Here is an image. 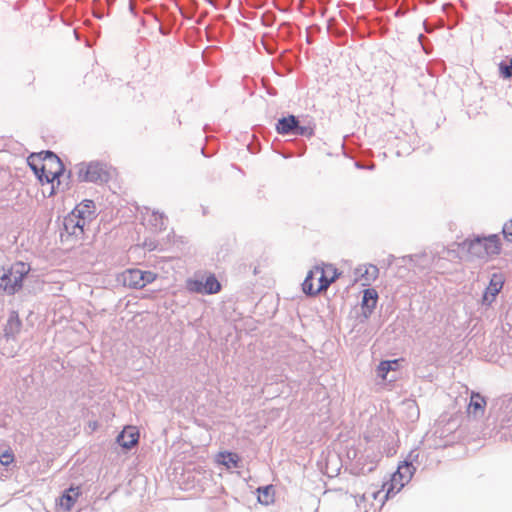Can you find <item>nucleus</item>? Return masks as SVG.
Returning <instances> with one entry per match:
<instances>
[{
	"instance_id": "nucleus-1",
	"label": "nucleus",
	"mask_w": 512,
	"mask_h": 512,
	"mask_svg": "<svg viewBox=\"0 0 512 512\" xmlns=\"http://www.w3.org/2000/svg\"><path fill=\"white\" fill-rule=\"evenodd\" d=\"M28 164L42 185H50L47 194L52 196L60 185L59 177L64 171L60 158L52 152H40L28 157Z\"/></svg>"
},
{
	"instance_id": "nucleus-2",
	"label": "nucleus",
	"mask_w": 512,
	"mask_h": 512,
	"mask_svg": "<svg viewBox=\"0 0 512 512\" xmlns=\"http://www.w3.org/2000/svg\"><path fill=\"white\" fill-rule=\"evenodd\" d=\"M340 272L332 264L314 266L307 274L302 283V290L306 295L316 296L335 282Z\"/></svg>"
},
{
	"instance_id": "nucleus-3",
	"label": "nucleus",
	"mask_w": 512,
	"mask_h": 512,
	"mask_svg": "<svg viewBox=\"0 0 512 512\" xmlns=\"http://www.w3.org/2000/svg\"><path fill=\"white\" fill-rule=\"evenodd\" d=\"M30 271V264L24 261H15L8 266L0 265V294L18 293L23 288Z\"/></svg>"
},
{
	"instance_id": "nucleus-4",
	"label": "nucleus",
	"mask_w": 512,
	"mask_h": 512,
	"mask_svg": "<svg viewBox=\"0 0 512 512\" xmlns=\"http://www.w3.org/2000/svg\"><path fill=\"white\" fill-rule=\"evenodd\" d=\"M414 470V466L408 462H403L398 466L397 470L391 475L390 480L382 485V490L385 491V494L379 500L381 505L390 496L397 494L411 480Z\"/></svg>"
},
{
	"instance_id": "nucleus-5",
	"label": "nucleus",
	"mask_w": 512,
	"mask_h": 512,
	"mask_svg": "<svg viewBox=\"0 0 512 512\" xmlns=\"http://www.w3.org/2000/svg\"><path fill=\"white\" fill-rule=\"evenodd\" d=\"M464 245L467 246V253L470 258H487L499 254L501 250L500 238L497 235L476 238L465 242Z\"/></svg>"
},
{
	"instance_id": "nucleus-6",
	"label": "nucleus",
	"mask_w": 512,
	"mask_h": 512,
	"mask_svg": "<svg viewBox=\"0 0 512 512\" xmlns=\"http://www.w3.org/2000/svg\"><path fill=\"white\" fill-rule=\"evenodd\" d=\"M315 124L312 120L307 121L303 125L296 119L294 115H289L278 120L276 131L279 134H296L300 136L311 137L314 134Z\"/></svg>"
},
{
	"instance_id": "nucleus-7",
	"label": "nucleus",
	"mask_w": 512,
	"mask_h": 512,
	"mask_svg": "<svg viewBox=\"0 0 512 512\" xmlns=\"http://www.w3.org/2000/svg\"><path fill=\"white\" fill-rule=\"evenodd\" d=\"M77 176L80 181L106 183L110 179L107 167L98 162L81 163L77 166Z\"/></svg>"
},
{
	"instance_id": "nucleus-8",
	"label": "nucleus",
	"mask_w": 512,
	"mask_h": 512,
	"mask_svg": "<svg viewBox=\"0 0 512 512\" xmlns=\"http://www.w3.org/2000/svg\"><path fill=\"white\" fill-rule=\"evenodd\" d=\"M157 278V274L151 271H142L140 269H127L122 273V279L125 286L133 289H142L147 284L152 283Z\"/></svg>"
},
{
	"instance_id": "nucleus-9",
	"label": "nucleus",
	"mask_w": 512,
	"mask_h": 512,
	"mask_svg": "<svg viewBox=\"0 0 512 512\" xmlns=\"http://www.w3.org/2000/svg\"><path fill=\"white\" fill-rule=\"evenodd\" d=\"M504 284V278L502 274H493L489 285L487 286L482 302L484 304L490 305L496 298L497 294L501 291Z\"/></svg>"
},
{
	"instance_id": "nucleus-10",
	"label": "nucleus",
	"mask_w": 512,
	"mask_h": 512,
	"mask_svg": "<svg viewBox=\"0 0 512 512\" xmlns=\"http://www.w3.org/2000/svg\"><path fill=\"white\" fill-rule=\"evenodd\" d=\"M139 430L135 426H126L122 432L117 436V442L124 449H131L138 444Z\"/></svg>"
},
{
	"instance_id": "nucleus-11",
	"label": "nucleus",
	"mask_w": 512,
	"mask_h": 512,
	"mask_svg": "<svg viewBox=\"0 0 512 512\" xmlns=\"http://www.w3.org/2000/svg\"><path fill=\"white\" fill-rule=\"evenodd\" d=\"M87 226L84 220L77 218L73 214H69L64 220V227L67 233L80 237L84 234V228Z\"/></svg>"
},
{
	"instance_id": "nucleus-12",
	"label": "nucleus",
	"mask_w": 512,
	"mask_h": 512,
	"mask_svg": "<svg viewBox=\"0 0 512 512\" xmlns=\"http://www.w3.org/2000/svg\"><path fill=\"white\" fill-rule=\"evenodd\" d=\"M81 494L80 487H70L60 496L58 505L65 511H70Z\"/></svg>"
},
{
	"instance_id": "nucleus-13",
	"label": "nucleus",
	"mask_w": 512,
	"mask_h": 512,
	"mask_svg": "<svg viewBox=\"0 0 512 512\" xmlns=\"http://www.w3.org/2000/svg\"><path fill=\"white\" fill-rule=\"evenodd\" d=\"M94 203L92 200H85L79 205H77L71 214L75 215L77 218L84 220L85 223H89L94 216Z\"/></svg>"
},
{
	"instance_id": "nucleus-14",
	"label": "nucleus",
	"mask_w": 512,
	"mask_h": 512,
	"mask_svg": "<svg viewBox=\"0 0 512 512\" xmlns=\"http://www.w3.org/2000/svg\"><path fill=\"white\" fill-rule=\"evenodd\" d=\"M359 280L363 286H369L379 275V269L373 264H365L358 268Z\"/></svg>"
},
{
	"instance_id": "nucleus-15",
	"label": "nucleus",
	"mask_w": 512,
	"mask_h": 512,
	"mask_svg": "<svg viewBox=\"0 0 512 512\" xmlns=\"http://www.w3.org/2000/svg\"><path fill=\"white\" fill-rule=\"evenodd\" d=\"M486 407V401L479 393L472 392L470 402L467 408L468 414L474 416L481 415L484 413Z\"/></svg>"
},
{
	"instance_id": "nucleus-16",
	"label": "nucleus",
	"mask_w": 512,
	"mask_h": 512,
	"mask_svg": "<svg viewBox=\"0 0 512 512\" xmlns=\"http://www.w3.org/2000/svg\"><path fill=\"white\" fill-rule=\"evenodd\" d=\"M239 460V456L232 452H220L216 456V461L228 469L238 467Z\"/></svg>"
},
{
	"instance_id": "nucleus-17",
	"label": "nucleus",
	"mask_w": 512,
	"mask_h": 512,
	"mask_svg": "<svg viewBox=\"0 0 512 512\" xmlns=\"http://www.w3.org/2000/svg\"><path fill=\"white\" fill-rule=\"evenodd\" d=\"M258 501L263 505H270L274 502L275 489L272 485L258 488Z\"/></svg>"
},
{
	"instance_id": "nucleus-18",
	"label": "nucleus",
	"mask_w": 512,
	"mask_h": 512,
	"mask_svg": "<svg viewBox=\"0 0 512 512\" xmlns=\"http://www.w3.org/2000/svg\"><path fill=\"white\" fill-rule=\"evenodd\" d=\"M400 359H395L391 361H381L377 367V375L382 379L386 380L387 374L389 371H394L398 368V364Z\"/></svg>"
},
{
	"instance_id": "nucleus-19",
	"label": "nucleus",
	"mask_w": 512,
	"mask_h": 512,
	"mask_svg": "<svg viewBox=\"0 0 512 512\" xmlns=\"http://www.w3.org/2000/svg\"><path fill=\"white\" fill-rule=\"evenodd\" d=\"M378 300L377 291L373 288L364 290L362 305L368 309H374Z\"/></svg>"
},
{
	"instance_id": "nucleus-20",
	"label": "nucleus",
	"mask_w": 512,
	"mask_h": 512,
	"mask_svg": "<svg viewBox=\"0 0 512 512\" xmlns=\"http://www.w3.org/2000/svg\"><path fill=\"white\" fill-rule=\"evenodd\" d=\"M205 294H216L221 290V284L214 274H209L204 281Z\"/></svg>"
},
{
	"instance_id": "nucleus-21",
	"label": "nucleus",
	"mask_w": 512,
	"mask_h": 512,
	"mask_svg": "<svg viewBox=\"0 0 512 512\" xmlns=\"http://www.w3.org/2000/svg\"><path fill=\"white\" fill-rule=\"evenodd\" d=\"M204 281L199 279H188L186 281V288L193 293L205 294Z\"/></svg>"
},
{
	"instance_id": "nucleus-22",
	"label": "nucleus",
	"mask_w": 512,
	"mask_h": 512,
	"mask_svg": "<svg viewBox=\"0 0 512 512\" xmlns=\"http://www.w3.org/2000/svg\"><path fill=\"white\" fill-rule=\"evenodd\" d=\"M499 74L504 79H509L512 77V57L508 62L502 61L498 64Z\"/></svg>"
},
{
	"instance_id": "nucleus-23",
	"label": "nucleus",
	"mask_w": 512,
	"mask_h": 512,
	"mask_svg": "<svg viewBox=\"0 0 512 512\" xmlns=\"http://www.w3.org/2000/svg\"><path fill=\"white\" fill-rule=\"evenodd\" d=\"M15 460L14 453L11 449H7L0 454V463L3 466H9Z\"/></svg>"
},
{
	"instance_id": "nucleus-24",
	"label": "nucleus",
	"mask_w": 512,
	"mask_h": 512,
	"mask_svg": "<svg viewBox=\"0 0 512 512\" xmlns=\"http://www.w3.org/2000/svg\"><path fill=\"white\" fill-rule=\"evenodd\" d=\"M503 234L506 240L512 242V219L504 225Z\"/></svg>"
},
{
	"instance_id": "nucleus-25",
	"label": "nucleus",
	"mask_w": 512,
	"mask_h": 512,
	"mask_svg": "<svg viewBox=\"0 0 512 512\" xmlns=\"http://www.w3.org/2000/svg\"><path fill=\"white\" fill-rule=\"evenodd\" d=\"M380 493H381V490L374 489L373 491H371V496L374 500H377Z\"/></svg>"
},
{
	"instance_id": "nucleus-26",
	"label": "nucleus",
	"mask_w": 512,
	"mask_h": 512,
	"mask_svg": "<svg viewBox=\"0 0 512 512\" xmlns=\"http://www.w3.org/2000/svg\"><path fill=\"white\" fill-rule=\"evenodd\" d=\"M362 499L365 500L366 499V494H363L362 495Z\"/></svg>"
}]
</instances>
